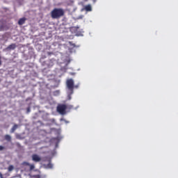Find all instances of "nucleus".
I'll return each instance as SVG.
<instances>
[{
  "mask_svg": "<svg viewBox=\"0 0 178 178\" xmlns=\"http://www.w3.org/2000/svg\"><path fill=\"white\" fill-rule=\"evenodd\" d=\"M26 113L27 114H29V113H31V107H28L26 109Z\"/></svg>",
  "mask_w": 178,
  "mask_h": 178,
  "instance_id": "obj_11",
  "label": "nucleus"
},
{
  "mask_svg": "<svg viewBox=\"0 0 178 178\" xmlns=\"http://www.w3.org/2000/svg\"><path fill=\"white\" fill-rule=\"evenodd\" d=\"M51 17L53 19H60L65 15V10L63 8H54L50 13Z\"/></svg>",
  "mask_w": 178,
  "mask_h": 178,
  "instance_id": "obj_1",
  "label": "nucleus"
},
{
  "mask_svg": "<svg viewBox=\"0 0 178 178\" xmlns=\"http://www.w3.org/2000/svg\"><path fill=\"white\" fill-rule=\"evenodd\" d=\"M67 106V104H58L57 106V112L61 115H65L66 114Z\"/></svg>",
  "mask_w": 178,
  "mask_h": 178,
  "instance_id": "obj_2",
  "label": "nucleus"
},
{
  "mask_svg": "<svg viewBox=\"0 0 178 178\" xmlns=\"http://www.w3.org/2000/svg\"><path fill=\"white\" fill-rule=\"evenodd\" d=\"M74 87H76V88H78L79 85H76V86H74Z\"/></svg>",
  "mask_w": 178,
  "mask_h": 178,
  "instance_id": "obj_19",
  "label": "nucleus"
},
{
  "mask_svg": "<svg viewBox=\"0 0 178 178\" xmlns=\"http://www.w3.org/2000/svg\"><path fill=\"white\" fill-rule=\"evenodd\" d=\"M4 138H5L6 140H7L8 142H11V140H12V138H11L10 135H6Z\"/></svg>",
  "mask_w": 178,
  "mask_h": 178,
  "instance_id": "obj_9",
  "label": "nucleus"
},
{
  "mask_svg": "<svg viewBox=\"0 0 178 178\" xmlns=\"http://www.w3.org/2000/svg\"><path fill=\"white\" fill-rule=\"evenodd\" d=\"M66 84L68 90L71 91V94H73L74 88V81L73 80V79H68L67 80Z\"/></svg>",
  "mask_w": 178,
  "mask_h": 178,
  "instance_id": "obj_3",
  "label": "nucleus"
},
{
  "mask_svg": "<svg viewBox=\"0 0 178 178\" xmlns=\"http://www.w3.org/2000/svg\"><path fill=\"white\" fill-rule=\"evenodd\" d=\"M19 125H17V124H15V125H13L10 129V133L14 134V132H15V131L17 129Z\"/></svg>",
  "mask_w": 178,
  "mask_h": 178,
  "instance_id": "obj_6",
  "label": "nucleus"
},
{
  "mask_svg": "<svg viewBox=\"0 0 178 178\" xmlns=\"http://www.w3.org/2000/svg\"><path fill=\"white\" fill-rule=\"evenodd\" d=\"M32 160L35 161V163H38L41 161V157L38 156V154H33L32 155Z\"/></svg>",
  "mask_w": 178,
  "mask_h": 178,
  "instance_id": "obj_4",
  "label": "nucleus"
},
{
  "mask_svg": "<svg viewBox=\"0 0 178 178\" xmlns=\"http://www.w3.org/2000/svg\"><path fill=\"white\" fill-rule=\"evenodd\" d=\"M84 2H88L89 0H83Z\"/></svg>",
  "mask_w": 178,
  "mask_h": 178,
  "instance_id": "obj_20",
  "label": "nucleus"
},
{
  "mask_svg": "<svg viewBox=\"0 0 178 178\" xmlns=\"http://www.w3.org/2000/svg\"><path fill=\"white\" fill-rule=\"evenodd\" d=\"M26 20V17H21V19H19V20L18 22V24H19V25L24 24Z\"/></svg>",
  "mask_w": 178,
  "mask_h": 178,
  "instance_id": "obj_7",
  "label": "nucleus"
},
{
  "mask_svg": "<svg viewBox=\"0 0 178 178\" xmlns=\"http://www.w3.org/2000/svg\"><path fill=\"white\" fill-rule=\"evenodd\" d=\"M69 108H73V106H70V107Z\"/></svg>",
  "mask_w": 178,
  "mask_h": 178,
  "instance_id": "obj_22",
  "label": "nucleus"
},
{
  "mask_svg": "<svg viewBox=\"0 0 178 178\" xmlns=\"http://www.w3.org/2000/svg\"><path fill=\"white\" fill-rule=\"evenodd\" d=\"M33 178H41L40 175H33Z\"/></svg>",
  "mask_w": 178,
  "mask_h": 178,
  "instance_id": "obj_14",
  "label": "nucleus"
},
{
  "mask_svg": "<svg viewBox=\"0 0 178 178\" xmlns=\"http://www.w3.org/2000/svg\"><path fill=\"white\" fill-rule=\"evenodd\" d=\"M17 45L15 43L10 44L8 47H7L8 49H15L16 48Z\"/></svg>",
  "mask_w": 178,
  "mask_h": 178,
  "instance_id": "obj_8",
  "label": "nucleus"
},
{
  "mask_svg": "<svg viewBox=\"0 0 178 178\" xmlns=\"http://www.w3.org/2000/svg\"><path fill=\"white\" fill-rule=\"evenodd\" d=\"M9 172H11L14 170V166L13 165H9L8 168Z\"/></svg>",
  "mask_w": 178,
  "mask_h": 178,
  "instance_id": "obj_10",
  "label": "nucleus"
},
{
  "mask_svg": "<svg viewBox=\"0 0 178 178\" xmlns=\"http://www.w3.org/2000/svg\"><path fill=\"white\" fill-rule=\"evenodd\" d=\"M24 164H26V165H31L29 163H24Z\"/></svg>",
  "mask_w": 178,
  "mask_h": 178,
  "instance_id": "obj_16",
  "label": "nucleus"
},
{
  "mask_svg": "<svg viewBox=\"0 0 178 178\" xmlns=\"http://www.w3.org/2000/svg\"><path fill=\"white\" fill-rule=\"evenodd\" d=\"M30 168H31V170H34L35 165L33 164L31 165Z\"/></svg>",
  "mask_w": 178,
  "mask_h": 178,
  "instance_id": "obj_13",
  "label": "nucleus"
},
{
  "mask_svg": "<svg viewBox=\"0 0 178 178\" xmlns=\"http://www.w3.org/2000/svg\"><path fill=\"white\" fill-rule=\"evenodd\" d=\"M0 65H1V56H0Z\"/></svg>",
  "mask_w": 178,
  "mask_h": 178,
  "instance_id": "obj_21",
  "label": "nucleus"
},
{
  "mask_svg": "<svg viewBox=\"0 0 178 178\" xmlns=\"http://www.w3.org/2000/svg\"><path fill=\"white\" fill-rule=\"evenodd\" d=\"M47 167H49V168H52L53 165L51 163H49V164L47 165Z\"/></svg>",
  "mask_w": 178,
  "mask_h": 178,
  "instance_id": "obj_12",
  "label": "nucleus"
},
{
  "mask_svg": "<svg viewBox=\"0 0 178 178\" xmlns=\"http://www.w3.org/2000/svg\"><path fill=\"white\" fill-rule=\"evenodd\" d=\"M91 1H92L93 3H95L97 0H91Z\"/></svg>",
  "mask_w": 178,
  "mask_h": 178,
  "instance_id": "obj_17",
  "label": "nucleus"
},
{
  "mask_svg": "<svg viewBox=\"0 0 178 178\" xmlns=\"http://www.w3.org/2000/svg\"><path fill=\"white\" fill-rule=\"evenodd\" d=\"M16 145H17V146H18V147H20V146H21L20 143H17Z\"/></svg>",
  "mask_w": 178,
  "mask_h": 178,
  "instance_id": "obj_18",
  "label": "nucleus"
},
{
  "mask_svg": "<svg viewBox=\"0 0 178 178\" xmlns=\"http://www.w3.org/2000/svg\"><path fill=\"white\" fill-rule=\"evenodd\" d=\"M84 9L85 10H86L87 12H91L92 10V5H90V3L88 5H86L84 6Z\"/></svg>",
  "mask_w": 178,
  "mask_h": 178,
  "instance_id": "obj_5",
  "label": "nucleus"
},
{
  "mask_svg": "<svg viewBox=\"0 0 178 178\" xmlns=\"http://www.w3.org/2000/svg\"><path fill=\"white\" fill-rule=\"evenodd\" d=\"M5 147L3 146H0V151L4 150Z\"/></svg>",
  "mask_w": 178,
  "mask_h": 178,
  "instance_id": "obj_15",
  "label": "nucleus"
}]
</instances>
